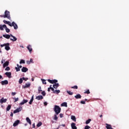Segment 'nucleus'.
<instances>
[{
  "label": "nucleus",
  "mask_w": 129,
  "mask_h": 129,
  "mask_svg": "<svg viewBox=\"0 0 129 129\" xmlns=\"http://www.w3.org/2000/svg\"><path fill=\"white\" fill-rule=\"evenodd\" d=\"M106 127L107 129H112V128L111 127V125L106 123Z\"/></svg>",
  "instance_id": "nucleus-24"
},
{
  "label": "nucleus",
  "mask_w": 129,
  "mask_h": 129,
  "mask_svg": "<svg viewBox=\"0 0 129 129\" xmlns=\"http://www.w3.org/2000/svg\"><path fill=\"white\" fill-rule=\"evenodd\" d=\"M71 127L72 129H77V127L76 126V124L74 122H72L71 123Z\"/></svg>",
  "instance_id": "nucleus-8"
},
{
  "label": "nucleus",
  "mask_w": 129,
  "mask_h": 129,
  "mask_svg": "<svg viewBox=\"0 0 129 129\" xmlns=\"http://www.w3.org/2000/svg\"><path fill=\"white\" fill-rule=\"evenodd\" d=\"M8 22L9 21H8L7 20H4L3 21V23H4V24H6L7 25Z\"/></svg>",
  "instance_id": "nucleus-49"
},
{
  "label": "nucleus",
  "mask_w": 129,
  "mask_h": 129,
  "mask_svg": "<svg viewBox=\"0 0 129 129\" xmlns=\"http://www.w3.org/2000/svg\"><path fill=\"white\" fill-rule=\"evenodd\" d=\"M16 94H17L16 92H12V95H13V96L16 95Z\"/></svg>",
  "instance_id": "nucleus-50"
},
{
  "label": "nucleus",
  "mask_w": 129,
  "mask_h": 129,
  "mask_svg": "<svg viewBox=\"0 0 129 129\" xmlns=\"http://www.w3.org/2000/svg\"><path fill=\"white\" fill-rule=\"evenodd\" d=\"M5 29L7 33H10V29L8 28L7 26H6V27H5Z\"/></svg>",
  "instance_id": "nucleus-31"
},
{
  "label": "nucleus",
  "mask_w": 129,
  "mask_h": 129,
  "mask_svg": "<svg viewBox=\"0 0 129 129\" xmlns=\"http://www.w3.org/2000/svg\"><path fill=\"white\" fill-rule=\"evenodd\" d=\"M50 88H48L47 91H48V92H50Z\"/></svg>",
  "instance_id": "nucleus-59"
},
{
  "label": "nucleus",
  "mask_w": 129,
  "mask_h": 129,
  "mask_svg": "<svg viewBox=\"0 0 129 129\" xmlns=\"http://www.w3.org/2000/svg\"><path fill=\"white\" fill-rule=\"evenodd\" d=\"M44 105L46 106L48 104V103H47V102H44Z\"/></svg>",
  "instance_id": "nucleus-56"
},
{
  "label": "nucleus",
  "mask_w": 129,
  "mask_h": 129,
  "mask_svg": "<svg viewBox=\"0 0 129 129\" xmlns=\"http://www.w3.org/2000/svg\"><path fill=\"white\" fill-rule=\"evenodd\" d=\"M5 75H6L7 76H8V77L9 78H11V76H12V73L11 72H6L5 73Z\"/></svg>",
  "instance_id": "nucleus-18"
},
{
  "label": "nucleus",
  "mask_w": 129,
  "mask_h": 129,
  "mask_svg": "<svg viewBox=\"0 0 129 129\" xmlns=\"http://www.w3.org/2000/svg\"><path fill=\"white\" fill-rule=\"evenodd\" d=\"M26 63H27V64H31V61L28 60V61H26Z\"/></svg>",
  "instance_id": "nucleus-52"
},
{
  "label": "nucleus",
  "mask_w": 129,
  "mask_h": 129,
  "mask_svg": "<svg viewBox=\"0 0 129 129\" xmlns=\"http://www.w3.org/2000/svg\"><path fill=\"white\" fill-rule=\"evenodd\" d=\"M15 69H16L17 72H19V71H20L21 70L20 69V68H18V67H15Z\"/></svg>",
  "instance_id": "nucleus-42"
},
{
  "label": "nucleus",
  "mask_w": 129,
  "mask_h": 129,
  "mask_svg": "<svg viewBox=\"0 0 129 129\" xmlns=\"http://www.w3.org/2000/svg\"><path fill=\"white\" fill-rule=\"evenodd\" d=\"M53 110L55 111V114L58 115L61 112V108L58 105H55Z\"/></svg>",
  "instance_id": "nucleus-2"
},
{
  "label": "nucleus",
  "mask_w": 129,
  "mask_h": 129,
  "mask_svg": "<svg viewBox=\"0 0 129 129\" xmlns=\"http://www.w3.org/2000/svg\"><path fill=\"white\" fill-rule=\"evenodd\" d=\"M30 86H31V83H26V84H25V86H22V88H23L24 89L26 88H29V87H30Z\"/></svg>",
  "instance_id": "nucleus-5"
},
{
  "label": "nucleus",
  "mask_w": 129,
  "mask_h": 129,
  "mask_svg": "<svg viewBox=\"0 0 129 129\" xmlns=\"http://www.w3.org/2000/svg\"><path fill=\"white\" fill-rule=\"evenodd\" d=\"M29 61H30V63H34V62H33V59L32 58H30V60Z\"/></svg>",
  "instance_id": "nucleus-54"
},
{
  "label": "nucleus",
  "mask_w": 129,
  "mask_h": 129,
  "mask_svg": "<svg viewBox=\"0 0 129 129\" xmlns=\"http://www.w3.org/2000/svg\"><path fill=\"white\" fill-rule=\"evenodd\" d=\"M41 80L42 81L43 84H47V83H46V80H45L41 79Z\"/></svg>",
  "instance_id": "nucleus-41"
},
{
  "label": "nucleus",
  "mask_w": 129,
  "mask_h": 129,
  "mask_svg": "<svg viewBox=\"0 0 129 129\" xmlns=\"http://www.w3.org/2000/svg\"><path fill=\"white\" fill-rule=\"evenodd\" d=\"M2 78H3V76H2L0 75V79H2Z\"/></svg>",
  "instance_id": "nucleus-61"
},
{
  "label": "nucleus",
  "mask_w": 129,
  "mask_h": 129,
  "mask_svg": "<svg viewBox=\"0 0 129 129\" xmlns=\"http://www.w3.org/2000/svg\"><path fill=\"white\" fill-rule=\"evenodd\" d=\"M71 88H73V89H78V86H74L73 87H72Z\"/></svg>",
  "instance_id": "nucleus-37"
},
{
  "label": "nucleus",
  "mask_w": 129,
  "mask_h": 129,
  "mask_svg": "<svg viewBox=\"0 0 129 129\" xmlns=\"http://www.w3.org/2000/svg\"><path fill=\"white\" fill-rule=\"evenodd\" d=\"M75 98H76V99H80V98H81V95H80V94H78L76 96H75Z\"/></svg>",
  "instance_id": "nucleus-22"
},
{
  "label": "nucleus",
  "mask_w": 129,
  "mask_h": 129,
  "mask_svg": "<svg viewBox=\"0 0 129 129\" xmlns=\"http://www.w3.org/2000/svg\"><path fill=\"white\" fill-rule=\"evenodd\" d=\"M53 119H54V120H57L58 117H57V115H56V114L54 115V117Z\"/></svg>",
  "instance_id": "nucleus-40"
},
{
  "label": "nucleus",
  "mask_w": 129,
  "mask_h": 129,
  "mask_svg": "<svg viewBox=\"0 0 129 129\" xmlns=\"http://www.w3.org/2000/svg\"><path fill=\"white\" fill-rule=\"evenodd\" d=\"M27 102H28V100L23 99V100L22 101V102H21L20 103V105H24V103H27Z\"/></svg>",
  "instance_id": "nucleus-19"
},
{
  "label": "nucleus",
  "mask_w": 129,
  "mask_h": 129,
  "mask_svg": "<svg viewBox=\"0 0 129 129\" xmlns=\"http://www.w3.org/2000/svg\"><path fill=\"white\" fill-rule=\"evenodd\" d=\"M4 29H5V28H7V25L6 24H4L3 25H0L1 31H4Z\"/></svg>",
  "instance_id": "nucleus-10"
},
{
  "label": "nucleus",
  "mask_w": 129,
  "mask_h": 129,
  "mask_svg": "<svg viewBox=\"0 0 129 129\" xmlns=\"http://www.w3.org/2000/svg\"><path fill=\"white\" fill-rule=\"evenodd\" d=\"M43 98H44V97H43V96L42 95H39L36 97V99L37 100H41V99H43Z\"/></svg>",
  "instance_id": "nucleus-16"
},
{
  "label": "nucleus",
  "mask_w": 129,
  "mask_h": 129,
  "mask_svg": "<svg viewBox=\"0 0 129 129\" xmlns=\"http://www.w3.org/2000/svg\"><path fill=\"white\" fill-rule=\"evenodd\" d=\"M90 128V126H89V125H86L85 127V129H89Z\"/></svg>",
  "instance_id": "nucleus-48"
},
{
  "label": "nucleus",
  "mask_w": 129,
  "mask_h": 129,
  "mask_svg": "<svg viewBox=\"0 0 129 129\" xmlns=\"http://www.w3.org/2000/svg\"><path fill=\"white\" fill-rule=\"evenodd\" d=\"M25 60L24 59H21L20 61V64H25Z\"/></svg>",
  "instance_id": "nucleus-34"
},
{
  "label": "nucleus",
  "mask_w": 129,
  "mask_h": 129,
  "mask_svg": "<svg viewBox=\"0 0 129 129\" xmlns=\"http://www.w3.org/2000/svg\"><path fill=\"white\" fill-rule=\"evenodd\" d=\"M54 93H56V94H58L59 93H60V90H54V91L53 92Z\"/></svg>",
  "instance_id": "nucleus-28"
},
{
  "label": "nucleus",
  "mask_w": 129,
  "mask_h": 129,
  "mask_svg": "<svg viewBox=\"0 0 129 129\" xmlns=\"http://www.w3.org/2000/svg\"><path fill=\"white\" fill-rule=\"evenodd\" d=\"M7 25H9L10 27H14L15 30H17L18 29V25H17L15 22H13L11 23V22L8 21Z\"/></svg>",
  "instance_id": "nucleus-3"
},
{
  "label": "nucleus",
  "mask_w": 129,
  "mask_h": 129,
  "mask_svg": "<svg viewBox=\"0 0 129 129\" xmlns=\"http://www.w3.org/2000/svg\"><path fill=\"white\" fill-rule=\"evenodd\" d=\"M100 117H102V114L100 115Z\"/></svg>",
  "instance_id": "nucleus-63"
},
{
  "label": "nucleus",
  "mask_w": 129,
  "mask_h": 129,
  "mask_svg": "<svg viewBox=\"0 0 129 129\" xmlns=\"http://www.w3.org/2000/svg\"><path fill=\"white\" fill-rule=\"evenodd\" d=\"M1 84L2 85H7L9 84V81H8V80L2 81L1 82Z\"/></svg>",
  "instance_id": "nucleus-7"
},
{
  "label": "nucleus",
  "mask_w": 129,
  "mask_h": 129,
  "mask_svg": "<svg viewBox=\"0 0 129 129\" xmlns=\"http://www.w3.org/2000/svg\"><path fill=\"white\" fill-rule=\"evenodd\" d=\"M17 68H19L20 66L19 65V64H17Z\"/></svg>",
  "instance_id": "nucleus-62"
},
{
  "label": "nucleus",
  "mask_w": 129,
  "mask_h": 129,
  "mask_svg": "<svg viewBox=\"0 0 129 129\" xmlns=\"http://www.w3.org/2000/svg\"><path fill=\"white\" fill-rule=\"evenodd\" d=\"M28 79H29L28 78H26L25 77L22 78V80H24L25 81H27V80H28Z\"/></svg>",
  "instance_id": "nucleus-47"
},
{
  "label": "nucleus",
  "mask_w": 129,
  "mask_h": 129,
  "mask_svg": "<svg viewBox=\"0 0 129 129\" xmlns=\"http://www.w3.org/2000/svg\"><path fill=\"white\" fill-rule=\"evenodd\" d=\"M59 127H60V125H59L58 127L57 128H56V129H59Z\"/></svg>",
  "instance_id": "nucleus-64"
},
{
  "label": "nucleus",
  "mask_w": 129,
  "mask_h": 129,
  "mask_svg": "<svg viewBox=\"0 0 129 129\" xmlns=\"http://www.w3.org/2000/svg\"><path fill=\"white\" fill-rule=\"evenodd\" d=\"M53 87L55 88V89H57L58 87H59V84L58 83H55L53 85Z\"/></svg>",
  "instance_id": "nucleus-20"
},
{
  "label": "nucleus",
  "mask_w": 129,
  "mask_h": 129,
  "mask_svg": "<svg viewBox=\"0 0 129 129\" xmlns=\"http://www.w3.org/2000/svg\"><path fill=\"white\" fill-rule=\"evenodd\" d=\"M71 119H72V120H74V121H76V117L73 115L71 116Z\"/></svg>",
  "instance_id": "nucleus-27"
},
{
  "label": "nucleus",
  "mask_w": 129,
  "mask_h": 129,
  "mask_svg": "<svg viewBox=\"0 0 129 129\" xmlns=\"http://www.w3.org/2000/svg\"><path fill=\"white\" fill-rule=\"evenodd\" d=\"M85 94H90V91H89V90H87L86 91H85L84 92Z\"/></svg>",
  "instance_id": "nucleus-39"
},
{
  "label": "nucleus",
  "mask_w": 129,
  "mask_h": 129,
  "mask_svg": "<svg viewBox=\"0 0 129 129\" xmlns=\"http://www.w3.org/2000/svg\"><path fill=\"white\" fill-rule=\"evenodd\" d=\"M41 94L43 95V96H45L46 95V93L45 92V91H43L41 92Z\"/></svg>",
  "instance_id": "nucleus-44"
},
{
  "label": "nucleus",
  "mask_w": 129,
  "mask_h": 129,
  "mask_svg": "<svg viewBox=\"0 0 129 129\" xmlns=\"http://www.w3.org/2000/svg\"><path fill=\"white\" fill-rule=\"evenodd\" d=\"M22 110V107H20L19 108H17L14 111V113H18V112H20Z\"/></svg>",
  "instance_id": "nucleus-6"
},
{
  "label": "nucleus",
  "mask_w": 129,
  "mask_h": 129,
  "mask_svg": "<svg viewBox=\"0 0 129 129\" xmlns=\"http://www.w3.org/2000/svg\"><path fill=\"white\" fill-rule=\"evenodd\" d=\"M6 45H10V43H5V44H1V47H5V46H6Z\"/></svg>",
  "instance_id": "nucleus-36"
},
{
  "label": "nucleus",
  "mask_w": 129,
  "mask_h": 129,
  "mask_svg": "<svg viewBox=\"0 0 129 129\" xmlns=\"http://www.w3.org/2000/svg\"><path fill=\"white\" fill-rule=\"evenodd\" d=\"M27 48L28 50H29L30 53H32V51H33V48H32V46L31 45H29L27 47Z\"/></svg>",
  "instance_id": "nucleus-9"
},
{
  "label": "nucleus",
  "mask_w": 129,
  "mask_h": 129,
  "mask_svg": "<svg viewBox=\"0 0 129 129\" xmlns=\"http://www.w3.org/2000/svg\"><path fill=\"white\" fill-rule=\"evenodd\" d=\"M7 99H5V98H4V97H3V98H2L1 99L0 102H1V103H5L7 102Z\"/></svg>",
  "instance_id": "nucleus-15"
},
{
  "label": "nucleus",
  "mask_w": 129,
  "mask_h": 129,
  "mask_svg": "<svg viewBox=\"0 0 129 129\" xmlns=\"http://www.w3.org/2000/svg\"><path fill=\"white\" fill-rule=\"evenodd\" d=\"M0 17L2 18H7L9 20H11V15L10 14V12L8 11V10L5 11L4 15H1Z\"/></svg>",
  "instance_id": "nucleus-1"
},
{
  "label": "nucleus",
  "mask_w": 129,
  "mask_h": 129,
  "mask_svg": "<svg viewBox=\"0 0 129 129\" xmlns=\"http://www.w3.org/2000/svg\"><path fill=\"white\" fill-rule=\"evenodd\" d=\"M11 107H12V106L11 105H9L7 107L6 110L7 111H9V110L11 109Z\"/></svg>",
  "instance_id": "nucleus-26"
},
{
  "label": "nucleus",
  "mask_w": 129,
  "mask_h": 129,
  "mask_svg": "<svg viewBox=\"0 0 129 129\" xmlns=\"http://www.w3.org/2000/svg\"><path fill=\"white\" fill-rule=\"evenodd\" d=\"M26 121L27 122H28V123H29L30 125L31 124H32V122L31 121V119L28 117H26Z\"/></svg>",
  "instance_id": "nucleus-21"
},
{
  "label": "nucleus",
  "mask_w": 129,
  "mask_h": 129,
  "mask_svg": "<svg viewBox=\"0 0 129 129\" xmlns=\"http://www.w3.org/2000/svg\"><path fill=\"white\" fill-rule=\"evenodd\" d=\"M6 71H10V70H11V68H10V67H7L6 69H5Z\"/></svg>",
  "instance_id": "nucleus-38"
},
{
  "label": "nucleus",
  "mask_w": 129,
  "mask_h": 129,
  "mask_svg": "<svg viewBox=\"0 0 129 129\" xmlns=\"http://www.w3.org/2000/svg\"><path fill=\"white\" fill-rule=\"evenodd\" d=\"M91 121V119H89L86 121V124H88V123H90Z\"/></svg>",
  "instance_id": "nucleus-32"
},
{
  "label": "nucleus",
  "mask_w": 129,
  "mask_h": 129,
  "mask_svg": "<svg viewBox=\"0 0 129 129\" xmlns=\"http://www.w3.org/2000/svg\"><path fill=\"white\" fill-rule=\"evenodd\" d=\"M3 36L6 39H10L11 38V35L9 34H3Z\"/></svg>",
  "instance_id": "nucleus-17"
},
{
  "label": "nucleus",
  "mask_w": 129,
  "mask_h": 129,
  "mask_svg": "<svg viewBox=\"0 0 129 129\" xmlns=\"http://www.w3.org/2000/svg\"><path fill=\"white\" fill-rule=\"evenodd\" d=\"M61 106H65V107H67V103L63 102L61 104Z\"/></svg>",
  "instance_id": "nucleus-29"
},
{
  "label": "nucleus",
  "mask_w": 129,
  "mask_h": 129,
  "mask_svg": "<svg viewBox=\"0 0 129 129\" xmlns=\"http://www.w3.org/2000/svg\"><path fill=\"white\" fill-rule=\"evenodd\" d=\"M59 116H60V118L63 117V114L60 113V114H59Z\"/></svg>",
  "instance_id": "nucleus-53"
},
{
  "label": "nucleus",
  "mask_w": 129,
  "mask_h": 129,
  "mask_svg": "<svg viewBox=\"0 0 129 129\" xmlns=\"http://www.w3.org/2000/svg\"><path fill=\"white\" fill-rule=\"evenodd\" d=\"M47 81L49 82V83H51V84H54V83L55 84V83H57V82H58V80H52L48 79L47 80Z\"/></svg>",
  "instance_id": "nucleus-4"
},
{
  "label": "nucleus",
  "mask_w": 129,
  "mask_h": 129,
  "mask_svg": "<svg viewBox=\"0 0 129 129\" xmlns=\"http://www.w3.org/2000/svg\"><path fill=\"white\" fill-rule=\"evenodd\" d=\"M14 116V113L12 112H11V114H10V116Z\"/></svg>",
  "instance_id": "nucleus-55"
},
{
  "label": "nucleus",
  "mask_w": 129,
  "mask_h": 129,
  "mask_svg": "<svg viewBox=\"0 0 129 129\" xmlns=\"http://www.w3.org/2000/svg\"><path fill=\"white\" fill-rule=\"evenodd\" d=\"M66 126L65 124H62L61 125H59V126Z\"/></svg>",
  "instance_id": "nucleus-57"
},
{
  "label": "nucleus",
  "mask_w": 129,
  "mask_h": 129,
  "mask_svg": "<svg viewBox=\"0 0 129 129\" xmlns=\"http://www.w3.org/2000/svg\"><path fill=\"white\" fill-rule=\"evenodd\" d=\"M49 88H50V89H51V90H52V91H54V88H53V87H52V85H51L50 86V87H49Z\"/></svg>",
  "instance_id": "nucleus-45"
},
{
  "label": "nucleus",
  "mask_w": 129,
  "mask_h": 129,
  "mask_svg": "<svg viewBox=\"0 0 129 129\" xmlns=\"http://www.w3.org/2000/svg\"><path fill=\"white\" fill-rule=\"evenodd\" d=\"M14 99H15L14 102H17V101H19V98H14Z\"/></svg>",
  "instance_id": "nucleus-46"
},
{
  "label": "nucleus",
  "mask_w": 129,
  "mask_h": 129,
  "mask_svg": "<svg viewBox=\"0 0 129 129\" xmlns=\"http://www.w3.org/2000/svg\"><path fill=\"white\" fill-rule=\"evenodd\" d=\"M28 68H27L25 67H23L22 68V69H21L22 72H24V73L27 72V71H28Z\"/></svg>",
  "instance_id": "nucleus-14"
},
{
  "label": "nucleus",
  "mask_w": 129,
  "mask_h": 129,
  "mask_svg": "<svg viewBox=\"0 0 129 129\" xmlns=\"http://www.w3.org/2000/svg\"><path fill=\"white\" fill-rule=\"evenodd\" d=\"M33 101H34V96H32L30 101H29V104H32Z\"/></svg>",
  "instance_id": "nucleus-25"
},
{
  "label": "nucleus",
  "mask_w": 129,
  "mask_h": 129,
  "mask_svg": "<svg viewBox=\"0 0 129 129\" xmlns=\"http://www.w3.org/2000/svg\"><path fill=\"white\" fill-rule=\"evenodd\" d=\"M20 123V120H17L13 124V126H17Z\"/></svg>",
  "instance_id": "nucleus-11"
},
{
  "label": "nucleus",
  "mask_w": 129,
  "mask_h": 129,
  "mask_svg": "<svg viewBox=\"0 0 129 129\" xmlns=\"http://www.w3.org/2000/svg\"><path fill=\"white\" fill-rule=\"evenodd\" d=\"M11 36L12 38H13V39L10 38L11 41H17V37H15L14 35H13V34H11L10 37Z\"/></svg>",
  "instance_id": "nucleus-13"
},
{
  "label": "nucleus",
  "mask_w": 129,
  "mask_h": 129,
  "mask_svg": "<svg viewBox=\"0 0 129 129\" xmlns=\"http://www.w3.org/2000/svg\"><path fill=\"white\" fill-rule=\"evenodd\" d=\"M81 103L82 104H85V101H81Z\"/></svg>",
  "instance_id": "nucleus-51"
},
{
  "label": "nucleus",
  "mask_w": 129,
  "mask_h": 129,
  "mask_svg": "<svg viewBox=\"0 0 129 129\" xmlns=\"http://www.w3.org/2000/svg\"><path fill=\"white\" fill-rule=\"evenodd\" d=\"M32 126H33V128H35V123H33V124H32Z\"/></svg>",
  "instance_id": "nucleus-58"
},
{
  "label": "nucleus",
  "mask_w": 129,
  "mask_h": 129,
  "mask_svg": "<svg viewBox=\"0 0 129 129\" xmlns=\"http://www.w3.org/2000/svg\"><path fill=\"white\" fill-rule=\"evenodd\" d=\"M22 66H19V67H18V68H19V69H20L22 68Z\"/></svg>",
  "instance_id": "nucleus-60"
},
{
  "label": "nucleus",
  "mask_w": 129,
  "mask_h": 129,
  "mask_svg": "<svg viewBox=\"0 0 129 129\" xmlns=\"http://www.w3.org/2000/svg\"><path fill=\"white\" fill-rule=\"evenodd\" d=\"M10 64V62L9 61H6L4 64H3V68H6L7 66H8Z\"/></svg>",
  "instance_id": "nucleus-12"
},
{
  "label": "nucleus",
  "mask_w": 129,
  "mask_h": 129,
  "mask_svg": "<svg viewBox=\"0 0 129 129\" xmlns=\"http://www.w3.org/2000/svg\"><path fill=\"white\" fill-rule=\"evenodd\" d=\"M41 125H42V122H39L37 124V127H40V126H41Z\"/></svg>",
  "instance_id": "nucleus-33"
},
{
  "label": "nucleus",
  "mask_w": 129,
  "mask_h": 129,
  "mask_svg": "<svg viewBox=\"0 0 129 129\" xmlns=\"http://www.w3.org/2000/svg\"><path fill=\"white\" fill-rule=\"evenodd\" d=\"M41 91H42V88H41V87H39L38 88V92H39V93H40Z\"/></svg>",
  "instance_id": "nucleus-43"
},
{
  "label": "nucleus",
  "mask_w": 129,
  "mask_h": 129,
  "mask_svg": "<svg viewBox=\"0 0 129 129\" xmlns=\"http://www.w3.org/2000/svg\"><path fill=\"white\" fill-rule=\"evenodd\" d=\"M5 49H6L7 51H9V50H11V47H10V45H5Z\"/></svg>",
  "instance_id": "nucleus-23"
},
{
  "label": "nucleus",
  "mask_w": 129,
  "mask_h": 129,
  "mask_svg": "<svg viewBox=\"0 0 129 129\" xmlns=\"http://www.w3.org/2000/svg\"><path fill=\"white\" fill-rule=\"evenodd\" d=\"M19 84H22L23 83V79L20 78L19 81Z\"/></svg>",
  "instance_id": "nucleus-35"
},
{
  "label": "nucleus",
  "mask_w": 129,
  "mask_h": 129,
  "mask_svg": "<svg viewBox=\"0 0 129 129\" xmlns=\"http://www.w3.org/2000/svg\"><path fill=\"white\" fill-rule=\"evenodd\" d=\"M67 93L69 94V95H73V92L70 91H67Z\"/></svg>",
  "instance_id": "nucleus-30"
}]
</instances>
